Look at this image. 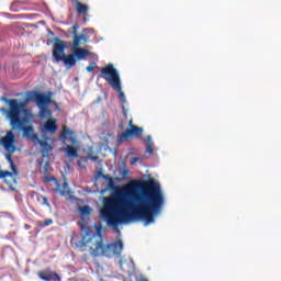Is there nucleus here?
<instances>
[{
  "instance_id": "obj_9",
  "label": "nucleus",
  "mask_w": 281,
  "mask_h": 281,
  "mask_svg": "<svg viewBox=\"0 0 281 281\" xmlns=\"http://www.w3.org/2000/svg\"><path fill=\"white\" fill-rule=\"evenodd\" d=\"M31 99L36 102L37 106H47V104L52 103V92L44 94L38 91H33L31 92Z\"/></svg>"
},
{
  "instance_id": "obj_37",
  "label": "nucleus",
  "mask_w": 281,
  "mask_h": 281,
  "mask_svg": "<svg viewBox=\"0 0 281 281\" xmlns=\"http://www.w3.org/2000/svg\"><path fill=\"white\" fill-rule=\"evenodd\" d=\"M138 281H148V279H146V278H140Z\"/></svg>"
},
{
  "instance_id": "obj_11",
  "label": "nucleus",
  "mask_w": 281,
  "mask_h": 281,
  "mask_svg": "<svg viewBox=\"0 0 281 281\" xmlns=\"http://www.w3.org/2000/svg\"><path fill=\"white\" fill-rule=\"evenodd\" d=\"M46 183H49L50 181H54L55 183V189H53V192L59 193L61 196H65V194H69V190H67L68 188V183L64 182L63 188L60 187V183H58V180L56 179V177H47L45 178Z\"/></svg>"
},
{
  "instance_id": "obj_32",
  "label": "nucleus",
  "mask_w": 281,
  "mask_h": 281,
  "mask_svg": "<svg viewBox=\"0 0 281 281\" xmlns=\"http://www.w3.org/2000/svg\"><path fill=\"white\" fill-rule=\"evenodd\" d=\"M89 159H91V161H98L100 157L89 155Z\"/></svg>"
},
{
  "instance_id": "obj_13",
  "label": "nucleus",
  "mask_w": 281,
  "mask_h": 281,
  "mask_svg": "<svg viewBox=\"0 0 281 281\" xmlns=\"http://www.w3.org/2000/svg\"><path fill=\"white\" fill-rule=\"evenodd\" d=\"M67 136H69V142L72 144V146H76L78 144V139L76 138L74 131L67 128V125L63 126V132H61V139L67 140Z\"/></svg>"
},
{
  "instance_id": "obj_2",
  "label": "nucleus",
  "mask_w": 281,
  "mask_h": 281,
  "mask_svg": "<svg viewBox=\"0 0 281 281\" xmlns=\"http://www.w3.org/2000/svg\"><path fill=\"white\" fill-rule=\"evenodd\" d=\"M77 247L81 251H89L92 258H98V256H105V258H120L122 251L124 250V244L122 240H116L112 244L104 245V239L102 236L99 237L95 234L89 232L85 233L81 240L77 244Z\"/></svg>"
},
{
  "instance_id": "obj_1",
  "label": "nucleus",
  "mask_w": 281,
  "mask_h": 281,
  "mask_svg": "<svg viewBox=\"0 0 281 281\" xmlns=\"http://www.w3.org/2000/svg\"><path fill=\"white\" fill-rule=\"evenodd\" d=\"M133 188L140 192L124 189L114 198L104 199L100 214L110 227L117 228L131 221H144L145 225H153L155 216L161 214L166 200L159 184L155 181L136 182Z\"/></svg>"
},
{
  "instance_id": "obj_26",
  "label": "nucleus",
  "mask_w": 281,
  "mask_h": 281,
  "mask_svg": "<svg viewBox=\"0 0 281 281\" xmlns=\"http://www.w3.org/2000/svg\"><path fill=\"white\" fill-rule=\"evenodd\" d=\"M80 29V25H78V23H75L72 25V35L74 36H78V30Z\"/></svg>"
},
{
  "instance_id": "obj_10",
  "label": "nucleus",
  "mask_w": 281,
  "mask_h": 281,
  "mask_svg": "<svg viewBox=\"0 0 281 281\" xmlns=\"http://www.w3.org/2000/svg\"><path fill=\"white\" fill-rule=\"evenodd\" d=\"M0 179H3L11 192H16V187H14L16 186V178L14 177V173L7 170H0Z\"/></svg>"
},
{
  "instance_id": "obj_39",
  "label": "nucleus",
  "mask_w": 281,
  "mask_h": 281,
  "mask_svg": "<svg viewBox=\"0 0 281 281\" xmlns=\"http://www.w3.org/2000/svg\"><path fill=\"white\" fill-rule=\"evenodd\" d=\"M119 262H120V266L122 267V265H123V260H122V259H120V261H119Z\"/></svg>"
},
{
  "instance_id": "obj_35",
  "label": "nucleus",
  "mask_w": 281,
  "mask_h": 281,
  "mask_svg": "<svg viewBox=\"0 0 281 281\" xmlns=\"http://www.w3.org/2000/svg\"><path fill=\"white\" fill-rule=\"evenodd\" d=\"M128 126H130V128H132V126H135V125H133V119H131V120L128 121Z\"/></svg>"
},
{
  "instance_id": "obj_36",
  "label": "nucleus",
  "mask_w": 281,
  "mask_h": 281,
  "mask_svg": "<svg viewBox=\"0 0 281 281\" xmlns=\"http://www.w3.org/2000/svg\"><path fill=\"white\" fill-rule=\"evenodd\" d=\"M24 227H25V229H32V226L29 224H25Z\"/></svg>"
},
{
  "instance_id": "obj_16",
  "label": "nucleus",
  "mask_w": 281,
  "mask_h": 281,
  "mask_svg": "<svg viewBox=\"0 0 281 281\" xmlns=\"http://www.w3.org/2000/svg\"><path fill=\"white\" fill-rule=\"evenodd\" d=\"M35 144H38L40 146H42V157H49V154L52 153V145H49V143H47V140H36Z\"/></svg>"
},
{
  "instance_id": "obj_6",
  "label": "nucleus",
  "mask_w": 281,
  "mask_h": 281,
  "mask_svg": "<svg viewBox=\"0 0 281 281\" xmlns=\"http://www.w3.org/2000/svg\"><path fill=\"white\" fill-rule=\"evenodd\" d=\"M32 120L34 117H30V114H25L24 117L19 120V123L14 124L13 122H10V126L12 131H22L24 137H27V139H31V142H38V135L34 133V126L32 125Z\"/></svg>"
},
{
  "instance_id": "obj_17",
  "label": "nucleus",
  "mask_w": 281,
  "mask_h": 281,
  "mask_svg": "<svg viewBox=\"0 0 281 281\" xmlns=\"http://www.w3.org/2000/svg\"><path fill=\"white\" fill-rule=\"evenodd\" d=\"M77 14H89V5L83 4L80 0H74Z\"/></svg>"
},
{
  "instance_id": "obj_5",
  "label": "nucleus",
  "mask_w": 281,
  "mask_h": 281,
  "mask_svg": "<svg viewBox=\"0 0 281 281\" xmlns=\"http://www.w3.org/2000/svg\"><path fill=\"white\" fill-rule=\"evenodd\" d=\"M0 146H2L7 153L5 159L9 161L13 173L19 175L16 166H14V160L12 159V156L16 153V136L14 135V132L8 131L7 134L0 138Z\"/></svg>"
},
{
  "instance_id": "obj_22",
  "label": "nucleus",
  "mask_w": 281,
  "mask_h": 281,
  "mask_svg": "<svg viewBox=\"0 0 281 281\" xmlns=\"http://www.w3.org/2000/svg\"><path fill=\"white\" fill-rule=\"evenodd\" d=\"M37 201L38 203H41V205H46V207H50L49 201L47 200V198H45V195H37Z\"/></svg>"
},
{
  "instance_id": "obj_30",
  "label": "nucleus",
  "mask_w": 281,
  "mask_h": 281,
  "mask_svg": "<svg viewBox=\"0 0 281 281\" xmlns=\"http://www.w3.org/2000/svg\"><path fill=\"white\" fill-rule=\"evenodd\" d=\"M130 172L131 171L128 169H123V172H122L123 179H126V177H128Z\"/></svg>"
},
{
  "instance_id": "obj_27",
  "label": "nucleus",
  "mask_w": 281,
  "mask_h": 281,
  "mask_svg": "<svg viewBox=\"0 0 281 281\" xmlns=\"http://www.w3.org/2000/svg\"><path fill=\"white\" fill-rule=\"evenodd\" d=\"M153 143H147L146 144V153H148V155H153Z\"/></svg>"
},
{
  "instance_id": "obj_4",
  "label": "nucleus",
  "mask_w": 281,
  "mask_h": 281,
  "mask_svg": "<svg viewBox=\"0 0 281 281\" xmlns=\"http://www.w3.org/2000/svg\"><path fill=\"white\" fill-rule=\"evenodd\" d=\"M100 74L98 80L103 78V80L119 93V98L123 104H126V95L122 91V80L120 79V72L115 69V66H113V64H108L105 67L101 68Z\"/></svg>"
},
{
  "instance_id": "obj_33",
  "label": "nucleus",
  "mask_w": 281,
  "mask_h": 281,
  "mask_svg": "<svg viewBox=\"0 0 281 281\" xmlns=\"http://www.w3.org/2000/svg\"><path fill=\"white\" fill-rule=\"evenodd\" d=\"M146 142H147V144H153V137L150 135H148L146 137Z\"/></svg>"
},
{
  "instance_id": "obj_20",
  "label": "nucleus",
  "mask_w": 281,
  "mask_h": 281,
  "mask_svg": "<svg viewBox=\"0 0 281 281\" xmlns=\"http://www.w3.org/2000/svg\"><path fill=\"white\" fill-rule=\"evenodd\" d=\"M65 153L66 157H72V159H78V147L72 145H66Z\"/></svg>"
},
{
  "instance_id": "obj_28",
  "label": "nucleus",
  "mask_w": 281,
  "mask_h": 281,
  "mask_svg": "<svg viewBox=\"0 0 281 281\" xmlns=\"http://www.w3.org/2000/svg\"><path fill=\"white\" fill-rule=\"evenodd\" d=\"M142 158H139V157H132L131 159H130V164H131V166H135V164L137 162V161H139Z\"/></svg>"
},
{
  "instance_id": "obj_12",
  "label": "nucleus",
  "mask_w": 281,
  "mask_h": 281,
  "mask_svg": "<svg viewBox=\"0 0 281 281\" xmlns=\"http://www.w3.org/2000/svg\"><path fill=\"white\" fill-rule=\"evenodd\" d=\"M37 276L43 281H60V276L52 270H41Z\"/></svg>"
},
{
  "instance_id": "obj_34",
  "label": "nucleus",
  "mask_w": 281,
  "mask_h": 281,
  "mask_svg": "<svg viewBox=\"0 0 281 281\" xmlns=\"http://www.w3.org/2000/svg\"><path fill=\"white\" fill-rule=\"evenodd\" d=\"M47 168H49V161H46L45 165H44L45 172H47Z\"/></svg>"
},
{
  "instance_id": "obj_14",
  "label": "nucleus",
  "mask_w": 281,
  "mask_h": 281,
  "mask_svg": "<svg viewBox=\"0 0 281 281\" xmlns=\"http://www.w3.org/2000/svg\"><path fill=\"white\" fill-rule=\"evenodd\" d=\"M56 119L50 117L48 119L43 126V130L45 131V133H49L50 135H54V133H56V131H58V124H56Z\"/></svg>"
},
{
  "instance_id": "obj_8",
  "label": "nucleus",
  "mask_w": 281,
  "mask_h": 281,
  "mask_svg": "<svg viewBox=\"0 0 281 281\" xmlns=\"http://www.w3.org/2000/svg\"><path fill=\"white\" fill-rule=\"evenodd\" d=\"M142 135H144V128L137 125H132V127L119 135L117 142L122 144V142H127L128 137H142Z\"/></svg>"
},
{
  "instance_id": "obj_19",
  "label": "nucleus",
  "mask_w": 281,
  "mask_h": 281,
  "mask_svg": "<svg viewBox=\"0 0 281 281\" xmlns=\"http://www.w3.org/2000/svg\"><path fill=\"white\" fill-rule=\"evenodd\" d=\"M60 61L64 63V65H68L69 67H75L76 66V55H74V53L64 55L61 57Z\"/></svg>"
},
{
  "instance_id": "obj_18",
  "label": "nucleus",
  "mask_w": 281,
  "mask_h": 281,
  "mask_svg": "<svg viewBox=\"0 0 281 281\" xmlns=\"http://www.w3.org/2000/svg\"><path fill=\"white\" fill-rule=\"evenodd\" d=\"M81 41L87 43V34L74 35L71 49L79 48Z\"/></svg>"
},
{
  "instance_id": "obj_38",
  "label": "nucleus",
  "mask_w": 281,
  "mask_h": 281,
  "mask_svg": "<svg viewBox=\"0 0 281 281\" xmlns=\"http://www.w3.org/2000/svg\"><path fill=\"white\" fill-rule=\"evenodd\" d=\"M110 179V186H113V178H109Z\"/></svg>"
},
{
  "instance_id": "obj_25",
  "label": "nucleus",
  "mask_w": 281,
  "mask_h": 281,
  "mask_svg": "<svg viewBox=\"0 0 281 281\" xmlns=\"http://www.w3.org/2000/svg\"><path fill=\"white\" fill-rule=\"evenodd\" d=\"M86 71L91 74V71H95V61H92L89 66H87Z\"/></svg>"
},
{
  "instance_id": "obj_21",
  "label": "nucleus",
  "mask_w": 281,
  "mask_h": 281,
  "mask_svg": "<svg viewBox=\"0 0 281 281\" xmlns=\"http://www.w3.org/2000/svg\"><path fill=\"white\" fill-rule=\"evenodd\" d=\"M40 117H52V110L47 109V105L38 106Z\"/></svg>"
},
{
  "instance_id": "obj_40",
  "label": "nucleus",
  "mask_w": 281,
  "mask_h": 281,
  "mask_svg": "<svg viewBox=\"0 0 281 281\" xmlns=\"http://www.w3.org/2000/svg\"><path fill=\"white\" fill-rule=\"evenodd\" d=\"M120 128H124V126L122 124H120Z\"/></svg>"
},
{
  "instance_id": "obj_31",
  "label": "nucleus",
  "mask_w": 281,
  "mask_h": 281,
  "mask_svg": "<svg viewBox=\"0 0 281 281\" xmlns=\"http://www.w3.org/2000/svg\"><path fill=\"white\" fill-rule=\"evenodd\" d=\"M102 177L103 179H106V176H104V173L102 171H98L97 172V176H95V179Z\"/></svg>"
},
{
  "instance_id": "obj_15",
  "label": "nucleus",
  "mask_w": 281,
  "mask_h": 281,
  "mask_svg": "<svg viewBox=\"0 0 281 281\" xmlns=\"http://www.w3.org/2000/svg\"><path fill=\"white\" fill-rule=\"evenodd\" d=\"M71 52L75 58H77V60H83V58H87V56H90L89 50L82 47L72 48Z\"/></svg>"
},
{
  "instance_id": "obj_7",
  "label": "nucleus",
  "mask_w": 281,
  "mask_h": 281,
  "mask_svg": "<svg viewBox=\"0 0 281 281\" xmlns=\"http://www.w3.org/2000/svg\"><path fill=\"white\" fill-rule=\"evenodd\" d=\"M65 49H67V42L60 40V37H55L53 44V58L56 63H60V59L65 56Z\"/></svg>"
},
{
  "instance_id": "obj_23",
  "label": "nucleus",
  "mask_w": 281,
  "mask_h": 281,
  "mask_svg": "<svg viewBox=\"0 0 281 281\" xmlns=\"http://www.w3.org/2000/svg\"><path fill=\"white\" fill-rule=\"evenodd\" d=\"M80 214H91V206L83 205L79 207Z\"/></svg>"
},
{
  "instance_id": "obj_3",
  "label": "nucleus",
  "mask_w": 281,
  "mask_h": 281,
  "mask_svg": "<svg viewBox=\"0 0 281 281\" xmlns=\"http://www.w3.org/2000/svg\"><path fill=\"white\" fill-rule=\"evenodd\" d=\"M32 100V93L26 97L23 101H19L18 99H5V102L9 104L7 110V119L9 122L13 124H19V120L25 117L29 114V117H34L31 109H27V104Z\"/></svg>"
},
{
  "instance_id": "obj_24",
  "label": "nucleus",
  "mask_w": 281,
  "mask_h": 281,
  "mask_svg": "<svg viewBox=\"0 0 281 281\" xmlns=\"http://www.w3.org/2000/svg\"><path fill=\"white\" fill-rule=\"evenodd\" d=\"M54 223V220L52 218H47L45 220L44 222H40V227H49V225H53Z\"/></svg>"
},
{
  "instance_id": "obj_29",
  "label": "nucleus",
  "mask_w": 281,
  "mask_h": 281,
  "mask_svg": "<svg viewBox=\"0 0 281 281\" xmlns=\"http://www.w3.org/2000/svg\"><path fill=\"white\" fill-rule=\"evenodd\" d=\"M122 113L124 117H128V109H126L124 105H122Z\"/></svg>"
}]
</instances>
